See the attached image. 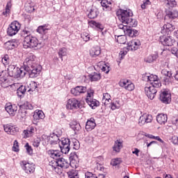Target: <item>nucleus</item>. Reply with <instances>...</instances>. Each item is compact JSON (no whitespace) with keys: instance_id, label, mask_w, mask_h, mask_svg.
I'll return each mask as SVG.
<instances>
[{"instance_id":"nucleus-1","label":"nucleus","mask_w":178,"mask_h":178,"mask_svg":"<svg viewBox=\"0 0 178 178\" xmlns=\"http://www.w3.org/2000/svg\"><path fill=\"white\" fill-rule=\"evenodd\" d=\"M24 72L29 73L30 77L33 79L34 77H38L40 72H41V66L35 63V56L32 53H28L26 55L25 60L24 61Z\"/></svg>"},{"instance_id":"nucleus-2","label":"nucleus","mask_w":178,"mask_h":178,"mask_svg":"<svg viewBox=\"0 0 178 178\" xmlns=\"http://www.w3.org/2000/svg\"><path fill=\"white\" fill-rule=\"evenodd\" d=\"M116 15L118 19L124 24H127L128 27H137L138 22L133 19V12L131 10L120 9L117 11Z\"/></svg>"},{"instance_id":"nucleus-3","label":"nucleus","mask_w":178,"mask_h":178,"mask_svg":"<svg viewBox=\"0 0 178 178\" xmlns=\"http://www.w3.org/2000/svg\"><path fill=\"white\" fill-rule=\"evenodd\" d=\"M49 166L57 175H62L65 169L70 168V164L65 159L58 158L56 160H51L49 162Z\"/></svg>"},{"instance_id":"nucleus-4","label":"nucleus","mask_w":178,"mask_h":178,"mask_svg":"<svg viewBox=\"0 0 178 178\" xmlns=\"http://www.w3.org/2000/svg\"><path fill=\"white\" fill-rule=\"evenodd\" d=\"M140 45H141V42L138 40H132L128 44L127 47H124L121 49L120 51V56H121V59L124 58L125 55H127V52L129 51H137L138 48H140Z\"/></svg>"},{"instance_id":"nucleus-5","label":"nucleus","mask_w":178,"mask_h":178,"mask_svg":"<svg viewBox=\"0 0 178 178\" xmlns=\"http://www.w3.org/2000/svg\"><path fill=\"white\" fill-rule=\"evenodd\" d=\"M8 74L10 77L18 79V77H24L26 72H24V67L20 68L16 67L15 65H10L8 67Z\"/></svg>"},{"instance_id":"nucleus-6","label":"nucleus","mask_w":178,"mask_h":178,"mask_svg":"<svg viewBox=\"0 0 178 178\" xmlns=\"http://www.w3.org/2000/svg\"><path fill=\"white\" fill-rule=\"evenodd\" d=\"M24 47H26V48H38V47H41V43H40L37 38L28 35L24 38Z\"/></svg>"},{"instance_id":"nucleus-7","label":"nucleus","mask_w":178,"mask_h":178,"mask_svg":"<svg viewBox=\"0 0 178 178\" xmlns=\"http://www.w3.org/2000/svg\"><path fill=\"white\" fill-rule=\"evenodd\" d=\"M21 27L22 25L19 22L14 21L9 25L7 29V34L10 35V37H13V35H16V34L19 33Z\"/></svg>"},{"instance_id":"nucleus-8","label":"nucleus","mask_w":178,"mask_h":178,"mask_svg":"<svg viewBox=\"0 0 178 178\" xmlns=\"http://www.w3.org/2000/svg\"><path fill=\"white\" fill-rule=\"evenodd\" d=\"M81 105L80 101L76 98H71L67 101L66 108L70 111L79 109Z\"/></svg>"},{"instance_id":"nucleus-9","label":"nucleus","mask_w":178,"mask_h":178,"mask_svg":"<svg viewBox=\"0 0 178 178\" xmlns=\"http://www.w3.org/2000/svg\"><path fill=\"white\" fill-rule=\"evenodd\" d=\"M20 165L24 172H26L28 175H30L31 173H34L35 170V166L33 163H30L26 161H20Z\"/></svg>"},{"instance_id":"nucleus-10","label":"nucleus","mask_w":178,"mask_h":178,"mask_svg":"<svg viewBox=\"0 0 178 178\" xmlns=\"http://www.w3.org/2000/svg\"><path fill=\"white\" fill-rule=\"evenodd\" d=\"M160 42L164 47H172L174 44L176 43V40L173 39L171 36H160Z\"/></svg>"},{"instance_id":"nucleus-11","label":"nucleus","mask_w":178,"mask_h":178,"mask_svg":"<svg viewBox=\"0 0 178 178\" xmlns=\"http://www.w3.org/2000/svg\"><path fill=\"white\" fill-rule=\"evenodd\" d=\"M120 87H122L127 91H133L134 90V83H131L129 79H121L119 82Z\"/></svg>"},{"instance_id":"nucleus-12","label":"nucleus","mask_w":178,"mask_h":178,"mask_svg":"<svg viewBox=\"0 0 178 178\" xmlns=\"http://www.w3.org/2000/svg\"><path fill=\"white\" fill-rule=\"evenodd\" d=\"M152 115L144 113L140 117L138 124H140V126H144L145 123H151V122H152Z\"/></svg>"},{"instance_id":"nucleus-13","label":"nucleus","mask_w":178,"mask_h":178,"mask_svg":"<svg viewBox=\"0 0 178 178\" xmlns=\"http://www.w3.org/2000/svg\"><path fill=\"white\" fill-rule=\"evenodd\" d=\"M85 92H87V87L86 86H76L71 89V94L74 95V97H79V95L85 94Z\"/></svg>"},{"instance_id":"nucleus-14","label":"nucleus","mask_w":178,"mask_h":178,"mask_svg":"<svg viewBox=\"0 0 178 178\" xmlns=\"http://www.w3.org/2000/svg\"><path fill=\"white\" fill-rule=\"evenodd\" d=\"M37 131V129L33 126H29L26 129L23 131L24 138H30L33 137Z\"/></svg>"},{"instance_id":"nucleus-15","label":"nucleus","mask_w":178,"mask_h":178,"mask_svg":"<svg viewBox=\"0 0 178 178\" xmlns=\"http://www.w3.org/2000/svg\"><path fill=\"white\" fill-rule=\"evenodd\" d=\"M5 109L10 116H15L17 112V106H16V104L7 103Z\"/></svg>"},{"instance_id":"nucleus-16","label":"nucleus","mask_w":178,"mask_h":178,"mask_svg":"<svg viewBox=\"0 0 178 178\" xmlns=\"http://www.w3.org/2000/svg\"><path fill=\"white\" fill-rule=\"evenodd\" d=\"M145 92L149 99H154L156 94V89L154 86H146Z\"/></svg>"},{"instance_id":"nucleus-17","label":"nucleus","mask_w":178,"mask_h":178,"mask_svg":"<svg viewBox=\"0 0 178 178\" xmlns=\"http://www.w3.org/2000/svg\"><path fill=\"white\" fill-rule=\"evenodd\" d=\"M170 93H169L168 91L166 90L161 91V93L160 94V101H161V102L163 104H169V102H170Z\"/></svg>"},{"instance_id":"nucleus-18","label":"nucleus","mask_w":178,"mask_h":178,"mask_svg":"<svg viewBox=\"0 0 178 178\" xmlns=\"http://www.w3.org/2000/svg\"><path fill=\"white\" fill-rule=\"evenodd\" d=\"M97 127V123L95 122V119L94 118H90L88 119L86 124V131H92Z\"/></svg>"},{"instance_id":"nucleus-19","label":"nucleus","mask_w":178,"mask_h":178,"mask_svg":"<svg viewBox=\"0 0 178 178\" xmlns=\"http://www.w3.org/2000/svg\"><path fill=\"white\" fill-rule=\"evenodd\" d=\"M70 166L73 169L79 168V156L76 154H71Z\"/></svg>"},{"instance_id":"nucleus-20","label":"nucleus","mask_w":178,"mask_h":178,"mask_svg":"<svg viewBox=\"0 0 178 178\" xmlns=\"http://www.w3.org/2000/svg\"><path fill=\"white\" fill-rule=\"evenodd\" d=\"M13 86L15 87H17V94L18 97H22L26 94V91L28 90L27 88H26L25 86L20 85V83H14Z\"/></svg>"},{"instance_id":"nucleus-21","label":"nucleus","mask_w":178,"mask_h":178,"mask_svg":"<svg viewBox=\"0 0 178 178\" xmlns=\"http://www.w3.org/2000/svg\"><path fill=\"white\" fill-rule=\"evenodd\" d=\"M175 29V26L172 25V24L167 23L161 27V34H169L170 31H173Z\"/></svg>"},{"instance_id":"nucleus-22","label":"nucleus","mask_w":178,"mask_h":178,"mask_svg":"<svg viewBox=\"0 0 178 178\" xmlns=\"http://www.w3.org/2000/svg\"><path fill=\"white\" fill-rule=\"evenodd\" d=\"M178 17V11L177 10H169L166 13V15L164 18V20H175V19H177Z\"/></svg>"},{"instance_id":"nucleus-23","label":"nucleus","mask_w":178,"mask_h":178,"mask_svg":"<svg viewBox=\"0 0 178 178\" xmlns=\"http://www.w3.org/2000/svg\"><path fill=\"white\" fill-rule=\"evenodd\" d=\"M123 148V140L118 139L114 142V145L113 146V150L114 152H120V149Z\"/></svg>"},{"instance_id":"nucleus-24","label":"nucleus","mask_w":178,"mask_h":178,"mask_svg":"<svg viewBox=\"0 0 178 178\" xmlns=\"http://www.w3.org/2000/svg\"><path fill=\"white\" fill-rule=\"evenodd\" d=\"M3 129L4 131H6V133H7L8 134H16V133H17V131H16V128L9 124H4Z\"/></svg>"},{"instance_id":"nucleus-25","label":"nucleus","mask_w":178,"mask_h":178,"mask_svg":"<svg viewBox=\"0 0 178 178\" xmlns=\"http://www.w3.org/2000/svg\"><path fill=\"white\" fill-rule=\"evenodd\" d=\"M156 121L159 124H165L168 122V115L160 113L156 116Z\"/></svg>"},{"instance_id":"nucleus-26","label":"nucleus","mask_w":178,"mask_h":178,"mask_svg":"<svg viewBox=\"0 0 178 178\" xmlns=\"http://www.w3.org/2000/svg\"><path fill=\"white\" fill-rule=\"evenodd\" d=\"M90 55L92 58H97L101 55V48L99 47H92L90 50Z\"/></svg>"},{"instance_id":"nucleus-27","label":"nucleus","mask_w":178,"mask_h":178,"mask_svg":"<svg viewBox=\"0 0 178 178\" xmlns=\"http://www.w3.org/2000/svg\"><path fill=\"white\" fill-rule=\"evenodd\" d=\"M126 35H128L129 37H137V35H138V31L136 30V29H131V27L128 26V28H127V31H125V33Z\"/></svg>"},{"instance_id":"nucleus-28","label":"nucleus","mask_w":178,"mask_h":178,"mask_svg":"<svg viewBox=\"0 0 178 178\" xmlns=\"http://www.w3.org/2000/svg\"><path fill=\"white\" fill-rule=\"evenodd\" d=\"M97 66L99 67L102 70V72H104L106 73V74H108L110 72V67L106 64H105V62L100 61L97 63Z\"/></svg>"},{"instance_id":"nucleus-29","label":"nucleus","mask_w":178,"mask_h":178,"mask_svg":"<svg viewBox=\"0 0 178 178\" xmlns=\"http://www.w3.org/2000/svg\"><path fill=\"white\" fill-rule=\"evenodd\" d=\"M159 58V56L158 55V52H154V54L149 55L146 59L145 62L147 63H152V62H155Z\"/></svg>"},{"instance_id":"nucleus-30","label":"nucleus","mask_w":178,"mask_h":178,"mask_svg":"<svg viewBox=\"0 0 178 178\" xmlns=\"http://www.w3.org/2000/svg\"><path fill=\"white\" fill-rule=\"evenodd\" d=\"M115 37L118 44H126L127 38H126L125 34L120 33V35H115Z\"/></svg>"},{"instance_id":"nucleus-31","label":"nucleus","mask_w":178,"mask_h":178,"mask_svg":"<svg viewBox=\"0 0 178 178\" xmlns=\"http://www.w3.org/2000/svg\"><path fill=\"white\" fill-rule=\"evenodd\" d=\"M112 102V99H111V95L109 93H104L103 94V98H102V104L106 106L107 105H109L111 102Z\"/></svg>"},{"instance_id":"nucleus-32","label":"nucleus","mask_w":178,"mask_h":178,"mask_svg":"<svg viewBox=\"0 0 178 178\" xmlns=\"http://www.w3.org/2000/svg\"><path fill=\"white\" fill-rule=\"evenodd\" d=\"M88 105L92 108V109H95L97 106H99V102L95 99H90L86 102Z\"/></svg>"},{"instance_id":"nucleus-33","label":"nucleus","mask_w":178,"mask_h":178,"mask_svg":"<svg viewBox=\"0 0 178 178\" xmlns=\"http://www.w3.org/2000/svg\"><path fill=\"white\" fill-rule=\"evenodd\" d=\"M47 140H49V143L50 145H59L58 144V141H59V138L58 136L54 135V136L47 137Z\"/></svg>"},{"instance_id":"nucleus-34","label":"nucleus","mask_w":178,"mask_h":178,"mask_svg":"<svg viewBox=\"0 0 178 178\" xmlns=\"http://www.w3.org/2000/svg\"><path fill=\"white\" fill-rule=\"evenodd\" d=\"M120 106H122V102L120 101V99H115V101L113 103H111L112 111L119 109Z\"/></svg>"},{"instance_id":"nucleus-35","label":"nucleus","mask_w":178,"mask_h":178,"mask_svg":"<svg viewBox=\"0 0 178 178\" xmlns=\"http://www.w3.org/2000/svg\"><path fill=\"white\" fill-rule=\"evenodd\" d=\"M44 118L45 114H44V112H42V111H38L33 114V118L35 119V120H40V119H44Z\"/></svg>"},{"instance_id":"nucleus-36","label":"nucleus","mask_w":178,"mask_h":178,"mask_svg":"<svg viewBox=\"0 0 178 178\" xmlns=\"http://www.w3.org/2000/svg\"><path fill=\"white\" fill-rule=\"evenodd\" d=\"M49 154L51 158H53V161L59 159V157L60 156V152L58 150H49Z\"/></svg>"},{"instance_id":"nucleus-37","label":"nucleus","mask_w":178,"mask_h":178,"mask_svg":"<svg viewBox=\"0 0 178 178\" xmlns=\"http://www.w3.org/2000/svg\"><path fill=\"white\" fill-rule=\"evenodd\" d=\"M89 24L91 26V27H96V29H98L100 31L104 30V26H102V24H101L99 22L92 20L89 22Z\"/></svg>"},{"instance_id":"nucleus-38","label":"nucleus","mask_w":178,"mask_h":178,"mask_svg":"<svg viewBox=\"0 0 178 178\" xmlns=\"http://www.w3.org/2000/svg\"><path fill=\"white\" fill-rule=\"evenodd\" d=\"M49 24H46L42 26H38L37 29V32L39 33V34H43V33H45V31L49 30Z\"/></svg>"},{"instance_id":"nucleus-39","label":"nucleus","mask_w":178,"mask_h":178,"mask_svg":"<svg viewBox=\"0 0 178 178\" xmlns=\"http://www.w3.org/2000/svg\"><path fill=\"white\" fill-rule=\"evenodd\" d=\"M67 56V49L66 47H62L58 51V56L61 60H63V56Z\"/></svg>"},{"instance_id":"nucleus-40","label":"nucleus","mask_w":178,"mask_h":178,"mask_svg":"<svg viewBox=\"0 0 178 178\" xmlns=\"http://www.w3.org/2000/svg\"><path fill=\"white\" fill-rule=\"evenodd\" d=\"M91 81H98V80H101V74L94 72L89 76Z\"/></svg>"},{"instance_id":"nucleus-41","label":"nucleus","mask_w":178,"mask_h":178,"mask_svg":"<svg viewBox=\"0 0 178 178\" xmlns=\"http://www.w3.org/2000/svg\"><path fill=\"white\" fill-rule=\"evenodd\" d=\"M97 16H98V10L95 8L91 9L88 14V17H89V19H95Z\"/></svg>"},{"instance_id":"nucleus-42","label":"nucleus","mask_w":178,"mask_h":178,"mask_svg":"<svg viewBox=\"0 0 178 178\" xmlns=\"http://www.w3.org/2000/svg\"><path fill=\"white\" fill-rule=\"evenodd\" d=\"M177 5V3L176 2V0H166L165 1V6L168 9H170V8H175Z\"/></svg>"},{"instance_id":"nucleus-43","label":"nucleus","mask_w":178,"mask_h":178,"mask_svg":"<svg viewBox=\"0 0 178 178\" xmlns=\"http://www.w3.org/2000/svg\"><path fill=\"white\" fill-rule=\"evenodd\" d=\"M67 175L70 178H79V172L76 170H70L67 172Z\"/></svg>"},{"instance_id":"nucleus-44","label":"nucleus","mask_w":178,"mask_h":178,"mask_svg":"<svg viewBox=\"0 0 178 178\" xmlns=\"http://www.w3.org/2000/svg\"><path fill=\"white\" fill-rule=\"evenodd\" d=\"M128 27H129V25L126 26L120 24L118 26V31L120 33V34H126V31L127 30Z\"/></svg>"},{"instance_id":"nucleus-45","label":"nucleus","mask_w":178,"mask_h":178,"mask_svg":"<svg viewBox=\"0 0 178 178\" xmlns=\"http://www.w3.org/2000/svg\"><path fill=\"white\" fill-rule=\"evenodd\" d=\"M38 88L37 83L35 82H31L29 84V87H28V92H33V91H35Z\"/></svg>"},{"instance_id":"nucleus-46","label":"nucleus","mask_w":178,"mask_h":178,"mask_svg":"<svg viewBox=\"0 0 178 178\" xmlns=\"http://www.w3.org/2000/svg\"><path fill=\"white\" fill-rule=\"evenodd\" d=\"M60 148L63 154H69V151H70V145H65L64 146H60Z\"/></svg>"},{"instance_id":"nucleus-47","label":"nucleus","mask_w":178,"mask_h":178,"mask_svg":"<svg viewBox=\"0 0 178 178\" xmlns=\"http://www.w3.org/2000/svg\"><path fill=\"white\" fill-rule=\"evenodd\" d=\"M158 76L151 74L150 76H147V81H149L150 84L153 83L154 81H156L158 79Z\"/></svg>"},{"instance_id":"nucleus-48","label":"nucleus","mask_w":178,"mask_h":178,"mask_svg":"<svg viewBox=\"0 0 178 178\" xmlns=\"http://www.w3.org/2000/svg\"><path fill=\"white\" fill-rule=\"evenodd\" d=\"M20 108L22 109H33V105L29 103V102H26L25 103H24V104L20 106Z\"/></svg>"},{"instance_id":"nucleus-49","label":"nucleus","mask_w":178,"mask_h":178,"mask_svg":"<svg viewBox=\"0 0 178 178\" xmlns=\"http://www.w3.org/2000/svg\"><path fill=\"white\" fill-rule=\"evenodd\" d=\"M60 144L58 145V147L64 145H70V139L69 138H63L60 140Z\"/></svg>"},{"instance_id":"nucleus-50","label":"nucleus","mask_w":178,"mask_h":178,"mask_svg":"<svg viewBox=\"0 0 178 178\" xmlns=\"http://www.w3.org/2000/svg\"><path fill=\"white\" fill-rule=\"evenodd\" d=\"M87 97H86V102L90 101L94 97V90L90 89L87 91Z\"/></svg>"},{"instance_id":"nucleus-51","label":"nucleus","mask_w":178,"mask_h":178,"mask_svg":"<svg viewBox=\"0 0 178 178\" xmlns=\"http://www.w3.org/2000/svg\"><path fill=\"white\" fill-rule=\"evenodd\" d=\"M151 87H154V88H159L162 86V83H161V80H159V78L154 81L152 84Z\"/></svg>"},{"instance_id":"nucleus-52","label":"nucleus","mask_w":178,"mask_h":178,"mask_svg":"<svg viewBox=\"0 0 178 178\" xmlns=\"http://www.w3.org/2000/svg\"><path fill=\"white\" fill-rule=\"evenodd\" d=\"M122 163V160L120 159H114L111 160V165L112 166H118V165H120Z\"/></svg>"},{"instance_id":"nucleus-53","label":"nucleus","mask_w":178,"mask_h":178,"mask_svg":"<svg viewBox=\"0 0 178 178\" xmlns=\"http://www.w3.org/2000/svg\"><path fill=\"white\" fill-rule=\"evenodd\" d=\"M2 63L4 66H8L9 65V56L5 55L1 59Z\"/></svg>"},{"instance_id":"nucleus-54","label":"nucleus","mask_w":178,"mask_h":178,"mask_svg":"<svg viewBox=\"0 0 178 178\" xmlns=\"http://www.w3.org/2000/svg\"><path fill=\"white\" fill-rule=\"evenodd\" d=\"M101 5L103 8H108L111 5V1L108 0H101Z\"/></svg>"},{"instance_id":"nucleus-55","label":"nucleus","mask_w":178,"mask_h":178,"mask_svg":"<svg viewBox=\"0 0 178 178\" xmlns=\"http://www.w3.org/2000/svg\"><path fill=\"white\" fill-rule=\"evenodd\" d=\"M13 151H14V152H19V142H17V140L14 141L13 146Z\"/></svg>"},{"instance_id":"nucleus-56","label":"nucleus","mask_w":178,"mask_h":178,"mask_svg":"<svg viewBox=\"0 0 178 178\" xmlns=\"http://www.w3.org/2000/svg\"><path fill=\"white\" fill-rule=\"evenodd\" d=\"M72 143H73V149H79V148H80V143L79 142V140H76V139H74L72 140Z\"/></svg>"},{"instance_id":"nucleus-57","label":"nucleus","mask_w":178,"mask_h":178,"mask_svg":"<svg viewBox=\"0 0 178 178\" xmlns=\"http://www.w3.org/2000/svg\"><path fill=\"white\" fill-rule=\"evenodd\" d=\"M40 143H41V139L40 138H36L33 140V147L38 148V147H40Z\"/></svg>"},{"instance_id":"nucleus-58","label":"nucleus","mask_w":178,"mask_h":178,"mask_svg":"<svg viewBox=\"0 0 178 178\" xmlns=\"http://www.w3.org/2000/svg\"><path fill=\"white\" fill-rule=\"evenodd\" d=\"M25 148H26L27 154H29V155H32L33 148H31V146H30V145H29V143H26L25 145Z\"/></svg>"},{"instance_id":"nucleus-59","label":"nucleus","mask_w":178,"mask_h":178,"mask_svg":"<svg viewBox=\"0 0 178 178\" xmlns=\"http://www.w3.org/2000/svg\"><path fill=\"white\" fill-rule=\"evenodd\" d=\"M10 2L7 3V5L6 6V10L4 12H3V15L4 16H6V15H8V13H10Z\"/></svg>"},{"instance_id":"nucleus-60","label":"nucleus","mask_w":178,"mask_h":178,"mask_svg":"<svg viewBox=\"0 0 178 178\" xmlns=\"http://www.w3.org/2000/svg\"><path fill=\"white\" fill-rule=\"evenodd\" d=\"M81 38L86 42L87 41H90V35L88 33H86V32L83 33V34L81 35Z\"/></svg>"},{"instance_id":"nucleus-61","label":"nucleus","mask_w":178,"mask_h":178,"mask_svg":"<svg viewBox=\"0 0 178 178\" xmlns=\"http://www.w3.org/2000/svg\"><path fill=\"white\" fill-rule=\"evenodd\" d=\"M151 5V1L149 0H145L143 3L141 5L142 9H145L147 6Z\"/></svg>"},{"instance_id":"nucleus-62","label":"nucleus","mask_w":178,"mask_h":178,"mask_svg":"<svg viewBox=\"0 0 178 178\" xmlns=\"http://www.w3.org/2000/svg\"><path fill=\"white\" fill-rule=\"evenodd\" d=\"M161 73L163 74V76H165L166 77L172 76V73L169 71H167L165 69L162 70Z\"/></svg>"},{"instance_id":"nucleus-63","label":"nucleus","mask_w":178,"mask_h":178,"mask_svg":"<svg viewBox=\"0 0 178 178\" xmlns=\"http://www.w3.org/2000/svg\"><path fill=\"white\" fill-rule=\"evenodd\" d=\"M86 178H98L97 175L92 174V172H88L85 174Z\"/></svg>"},{"instance_id":"nucleus-64","label":"nucleus","mask_w":178,"mask_h":178,"mask_svg":"<svg viewBox=\"0 0 178 178\" xmlns=\"http://www.w3.org/2000/svg\"><path fill=\"white\" fill-rule=\"evenodd\" d=\"M171 142L173 143L175 145H178V137L174 136L171 138Z\"/></svg>"}]
</instances>
